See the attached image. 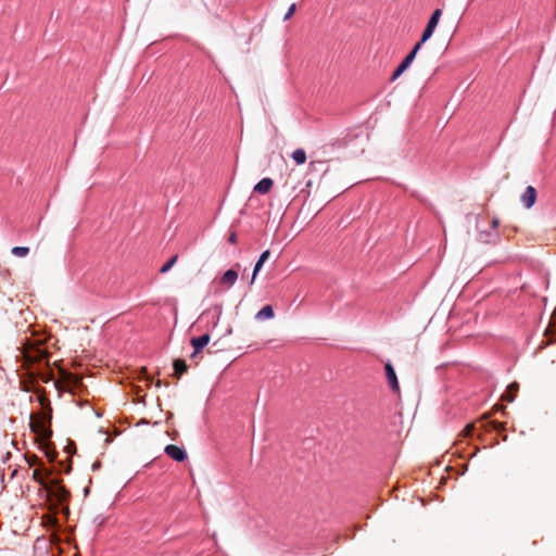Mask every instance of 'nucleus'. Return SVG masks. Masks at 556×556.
<instances>
[{
  "mask_svg": "<svg viewBox=\"0 0 556 556\" xmlns=\"http://www.w3.org/2000/svg\"><path fill=\"white\" fill-rule=\"evenodd\" d=\"M52 418V408L48 405L40 415H30V430L43 440H48L52 435L50 428Z\"/></svg>",
  "mask_w": 556,
  "mask_h": 556,
  "instance_id": "f257e3e1",
  "label": "nucleus"
},
{
  "mask_svg": "<svg viewBox=\"0 0 556 556\" xmlns=\"http://www.w3.org/2000/svg\"><path fill=\"white\" fill-rule=\"evenodd\" d=\"M45 490L47 491L48 496L55 502V505L63 504L70 497V492L56 479L50 480L46 484Z\"/></svg>",
  "mask_w": 556,
  "mask_h": 556,
  "instance_id": "f03ea898",
  "label": "nucleus"
},
{
  "mask_svg": "<svg viewBox=\"0 0 556 556\" xmlns=\"http://www.w3.org/2000/svg\"><path fill=\"white\" fill-rule=\"evenodd\" d=\"M441 15H442L441 9H435L432 12V14L426 25V28L424 29V31L421 34V35H424V40H429L431 38V36L433 35V33L439 24Z\"/></svg>",
  "mask_w": 556,
  "mask_h": 556,
  "instance_id": "7ed1b4c3",
  "label": "nucleus"
},
{
  "mask_svg": "<svg viewBox=\"0 0 556 556\" xmlns=\"http://www.w3.org/2000/svg\"><path fill=\"white\" fill-rule=\"evenodd\" d=\"M384 372H386V377L388 380V384H389L390 389L392 390V392L399 393L400 384H399L397 376H396L395 369L390 361H388L384 364Z\"/></svg>",
  "mask_w": 556,
  "mask_h": 556,
  "instance_id": "20e7f679",
  "label": "nucleus"
},
{
  "mask_svg": "<svg viewBox=\"0 0 556 556\" xmlns=\"http://www.w3.org/2000/svg\"><path fill=\"white\" fill-rule=\"evenodd\" d=\"M538 192L532 186H528L520 197V201L526 208H531L536 201Z\"/></svg>",
  "mask_w": 556,
  "mask_h": 556,
  "instance_id": "39448f33",
  "label": "nucleus"
},
{
  "mask_svg": "<svg viewBox=\"0 0 556 556\" xmlns=\"http://www.w3.org/2000/svg\"><path fill=\"white\" fill-rule=\"evenodd\" d=\"M211 336L208 333H204L200 337L192 338L190 343L193 348V353L191 357H194L198 353H200L210 342Z\"/></svg>",
  "mask_w": 556,
  "mask_h": 556,
  "instance_id": "423d86ee",
  "label": "nucleus"
},
{
  "mask_svg": "<svg viewBox=\"0 0 556 556\" xmlns=\"http://www.w3.org/2000/svg\"><path fill=\"white\" fill-rule=\"evenodd\" d=\"M165 453L167 456H169L172 459L176 462H184L187 458V453L182 447H179L174 444H168L165 447Z\"/></svg>",
  "mask_w": 556,
  "mask_h": 556,
  "instance_id": "0eeeda50",
  "label": "nucleus"
},
{
  "mask_svg": "<svg viewBox=\"0 0 556 556\" xmlns=\"http://www.w3.org/2000/svg\"><path fill=\"white\" fill-rule=\"evenodd\" d=\"M238 279V271L235 269H228L224 273V275L220 277V285L226 286L227 288H230L235 285V282Z\"/></svg>",
  "mask_w": 556,
  "mask_h": 556,
  "instance_id": "6e6552de",
  "label": "nucleus"
},
{
  "mask_svg": "<svg viewBox=\"0 0 556 556\" xmlns=\"http://www.w3.org/2000/svg\"><path fill=\"white\" fill-rule=\"evenodd\" d=\"M269 255H270V251L269 250H266V251L261 253V255H260L258 260L256 261V263L254 265V268H253V274H252V278H251V285L254 282L257 274L262 269L264 263L268 260Z\"/></svg>",
  "mask_w": 556,
  "mask_h": 556,
  "instance_id": "1a4fd4ad",
  "label": "nucleus"
},
{
  "mask_svg": "<svg viewBox=\"0 0 556 556\" xmlns=\"http://www.w3.org/2000/svg\"><path fill=\"white\" fill-rule=\"evenodd\" d=\"M500 220L497 218L492 219V232L480 233V239L484 242H495L498 238V233L496 232V228L498 227Z\"/></svg>",
  "mask_w": 556,
  "mask_h": 556,
  "instance_id": "9d476101",
  "label": "nucleus"
},
{
  "mask_svg": "<svg viewBox=\"0 0 556 556\" xmlns=\"http://www.w3.org/2000/svg\"><path fill=\"white\" fill-rule=\"evenodd\" d=\"M41 467H42V469L37 468L34 470L33 479L45 488L46 484L49 482L48 476L50 475V472L47 471V469L43 467V465Z\"/></svg>",
  "mask_w": 556,
  "mask_h": 556,
  "instance_id": "9b49d317",
  "label": "nucleus"
},
{
  "mask_svg": "<svg viewBox=\"0 0 556 556\" xmlns=\"http://www.w3.org/2000/svg\"><path fill=\"white\" fill-rule=\"evenodd\" d=\"M273 185V179L267 177L263 178L254 186V191L260 194H265L271 189Z\"/></svg>",
  "mask_w": 556,
  "mask_h": 556,
  "instance_id": "f8f14e48",
  "label": "nucleus"
},
{
  "mask_svg": "<svg viewBox=\"0 0 556 556\" xmlns=\"http://www.w3.org/2000/svg\"><path fill=\"white\" fill-rule=\"evenodd\" d=\"M274 315H275V313H274L271 305H265L263 308H261L256 313L255 319H257V320L270 319L274 317Z\"/></svg>",
  "mask_w": 556,
  "mask_h": 556,
  "instance_id": "ddd939ff",
  "label": "nucleus"
},
{
  "mask_svg": "<svg viewBox=\"0 0 556 556\" xmlns=\"http://www.w3.org/2000/svg\"><path fill=\"white\" fill-rule=\"evenodd\" d=\"M173 367H174L175 376L177 378H180L188 369V365H187L186 361H184L181 358L175 359L173 363Z\"/></svg>",
  "mask_w": 556,
  "mask_h": 556,
  "instance_id": "4468645a",
  "label": "nucleus"
},
{
  "mask_svg": "<svg viewBox=\"0 0 556 556\" xmlns=\"http://www.w3.org/2000/svg\"><path fill=\"white\" fill-rule=\"evenodd\" d=\"M519 389V384L517 382H513L507 387L505 394H503L502 399L511 403L515 400L516 393Z\"/></svg>",
  "mask_w": 556,
  "mask_h": 556,
  "instance_id": "2eb2a0df",
  "label": "nucleus"
},
{
  "mask_svg": "<svg viewBox=\"0 0 556 556\" xmlns=\"http://www.w3.org/2000/svg\"><path fill=\"white\" fill-rule=\"evenodd\" d=\"M291 157L298 165H302L306 162V152L303 149H295Z\"/></svg>",
  "mask_w": 556,
  "mask_h": 556,
  "instance_id": "dca6fc26",
  "label": "nucleus"
},
{
  "mask_svg": "<svg viewBox=\"0 0 556 556\" xmlns=\"http://www.w3.org/2000/svg\"><path fill=\"white\" fill-rule=\"evenodd\" d=\"M64 382L68 388L76 387L79 383V379L74 374L66 372L64 375Z\"/></svg>",
  "mask_w": 556,
  "mask_h": 556,
  "instance_id": "f3484780",
  "label": "nucleus"
},
{
  "mask_svg": "<svg viewBox=\"0 0 556 556\" xmlns=\"http://www.w3.org/2000/svg\"><path fill=\"white\" fill-rule=\"evenodd\" d=\"M177 260H178V255L172 256L166 263H164L162 265V267L160 268V273L165 274V273L169 271V269L175 265Z\"/></svg>",
  "mask_w": 556,
  "mask_h": 556,
  "instance_id": "a211bd4d",
  "label": "nucleus"
},
{
  "mask_svg": "<svg viewBox=\"0 0 556 556\" xmlns=\"http://www.w3.org/2000/svg\"><path fill=\"white\" fill-rule=\"evenodd\" d=\"M11 253H12L14 256H17V257H24V256L28 255V253H29V248H28V247H14V248L11 250Z\"/></svg>",
  "mask_w": 556,
  "mask_h": 556,
  "instance_id": "6ab92c4d",
  "label": "nucleus"
},
{
  "mask_svg": "<svg viewBox=\"0 0 556 556\" xmlns=\"http://www.w3.org/2000/svg\"><path fill=\"white\" fill-rule=\"evenodd\" d=\"M427 40H424V35H421V38L420 40L413 47V49L410 50L409 53H413L415 56L417 55L418 51L420 50L421 46L426 42Z\"/></svg>",
  "mask_w": 556,
  "mask_h": 556,
  "instance_id": "aec40b11",
  "label": "nucleus"
},
{
  "mask_svg": "<svg viewBox=\"0 0 556 556\" xmlns=\"http://www.w3.org/2000/svg\"><path fill=\"white\" fill-rule=\"evenodd\" d=\"M295 10H296V5H295V3H292L289 7L288 11L286 12V14L283 16V21H288L289 18H291V16L294 14Z\"/></svg>",
  "mask_w": 556,
  "mask_h": 556,
  "instance_id": "412c9836",
  "label": "nucleus"
},
{
  "mask_svg": "<svg viewBox=\"0 0 556 556\" xmlns=\"http://www.w3.org/2000/svg\"><path fill=\"white\" fill-rule=\"evenodd\" d=\"M415 55L413 53H408L404 59L403 61L401 62L403 65H405L406 67H409L410 64L413 63V61L415 60Z\"/></svg>",
  "mask_w": 556,
  "mask_h": 556,
  "instance_id": "4be33fe9",
  "label": "nucleus"
},
{
  "mask_svg": "<svg viewBox=\"0 0 556 556\" xmlns=\"http://www.w3.org/2000/svg\"><path fill=\"white\" fill-rule=\"evenodd\" d=\"M27 463H28L29 466H35L37 464L42 466V463L40 462V459L37 456H35V455H33L31 457L27 458Z\"/></svg>",
  "mask_w": 556,
  "mask_h": 556,
  "instance_id": "5701e85b",
  "label": "nucleus"
},
{
  "mask_svg": "<svg viewBox=\"0 0 556 556\" xmlns=\"http://www.w3.org/2000/svg\"><path fill=\"white\" fill-rule=\"evenodd\" d=\"M39 376L43 382H49L52 379V372H50V371L41 372V374H39Z\"/></svg>",
  "mask_w": 556,
  "mask_h": 556,
  "instance_id": "b1692460",
  "label": "nucleus"
},
{
  "mask_svg": "<svg viewBox=\"0 0 556 556\" xmlns=\"http://www.w3.org/2000/svg\"><path fill=\"white\" fill-rule=\"evenodd\" d=\"M228 242L231 244H236L238 242V236L236 231H230L228 236Z\"/></svg>",
  "mask_w": 556,
  "mask_h": 556,
  "instance_id": "393cba45",
  "label": "nucleus"
},
{
  "mask_svg": "<svg viewBox=\"0 0 556 556\" xmlns=\"http://www.w3.org/2000/svg\"><path fill=\"white\" fill-rule=\"evenodd\" d=\"M401 75H402L401 72L399 70H395L391 76V80L393 81V80L397 79Z\"/></svg>",
  "mask_w": 556,
  "mask_h": 556,
  "instance_id": "a878e982",
  "label": "nucleus"
},
{
  "mask_svg": "<svg viewBox=\"0 0 556 556\" xmlns=\"http://www.w3.org/2000/svg\"><path fill=\"white\" fill-rule=\"evenodd\" d=\"M408 67H406L405 65H403L402 63H400V65L396 67V70H399L401 72V74H403Z\"/></svg>",
  "mask_w": 556,
  "mask_h": 556,
  "instance_id": "bb28decb",
  "label": "nucleus"
},
{
  "mask_svg": "<svg viewBox=\"0 0 556 556\" xmlns=\"http://www.w3.org/2000/svg\"><path fill=\"white\" fill-rule=\"evenodd\" d=\"M465 431H466V434H467V435H470V434H471V432H472V426H467V427L465 428Z\"/></svg>",
  "mask_w": 556,
  "mask_h": 556,
  "instance_id": "cd10ccee",
  "label": "nucleus"
}]
</instances>
